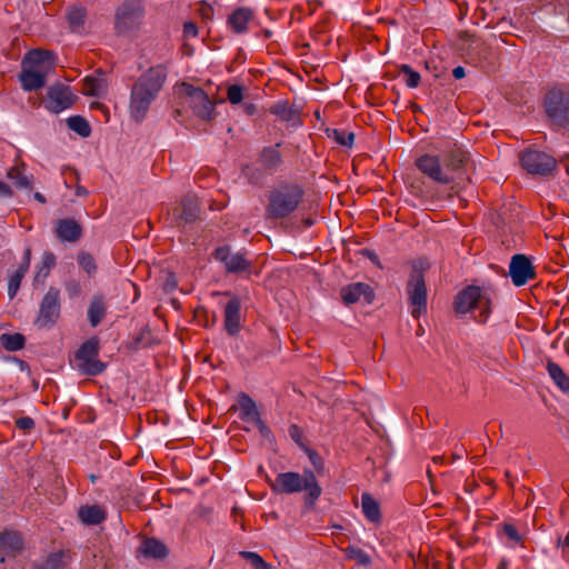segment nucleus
<instances>
[{"mask_svg":"<svg viewBox=\"0 0 569 569\" xmlns=\"http://www.w3.org/2000/svg\"><path fill=\"white\" fill-rule=\"evenodd\" d=\"M469 162V153L457 142H448L439 154H423L416 160V167L432 181L450 184L455 173L463 170Z\"/></svg>","mask_w":569,"mask_h":569,"instance_id":"obj_1","label":"nucleus"},{"mask_svg":"<svg viewBox=\"0 0 569 569\" xmlns=\"http://www.w3.org/2000/svg\"><path fill=\"white\" fill-rule=\"evenodd\" d=\"M167 79V68L162 64L150 67L134 82L130 92L129 111L136 122H142L158 98Z\"/></svg>","mask_w":569,"mask_h":569,"instance_id":"obj_2","label":"nucleus"},{"mask_svg":"<svg viewBox=\"0 0 569 569\" xmlns=\"http://www.w3.org/2000/svg\"><path fill=\"white\" fill-rule=\"evenodd\" d=\"M270 486L272 491L279 495H292L303 491V505L307 509L315 508L317 500L322 493V488L311 469H305L302 473L295 471L280 472Z\"/></svg>","mask_w":569,"mask_h":569,"instance_id":"obj_3","label":"nucleus"},{"mask_svg":"<svg viewBox=\"0 0 569 569\" xmlns=\"http://www.w3.org/2000/svg\"><path fill=\"white\" fill-rule=\"evenodd\" d=\"M305 191L297 183L283 182L267 193L264 216L278 221L290 217L303 201Z\"/></svg>","mask_w":569,"mask_h":569,"instance_id":"obj_4","label":"nucleus"},{"mask_svg":"<svg viewBox=\"0 0 569 569\" xmlns=\"http://www.w3.org/2000/svg\"><path fill=\"white\" fill-rule=\"evenodd\" d=\"M491 292L478 286H468L455 297L453 309L459 315L473 312V319L485 323L491 313Z\"/></svg>","mask_w":569,"mask_h":569,"instance_id":"obj_5","label":"nucleus"},{"mask_svg":"<svg viewBox=\"0 0 569 569\" xmlns=\"http://www.w3.org/2000/svg\"><path fill=\"white\" fill-rule=\"evenodd\" d=\"M543 107L553 128H569V88L559 86L549 89L545 94Z\"/></svg>","mask_w":569,"mask_h":569,"instance_id":"obj_6","label":"nucleus"},{"mask_svg":"<svg viewBox=\"0 0 569 569\" xmlns=\"http://www.w3.org/2000/svg\"><path fill=\"white\" fill-rule=\"evenodd\" d=\"M100 340L98 337H91L84 341L76 352V367L78 371L86 376H98L102 373L107 365L99 360Z\"/></svg>","mask_w":569,"mask_h":569,"instance_id":"obj_7","label":"nucleus"},{"mask_svg":"<svg viewBox=\"0 0 569 569\" xmlns=\"http://www.w3.org/2000/svg\"><path fill=\"white\" fill-rule=\"evenodd\" d=\"M406 291L411 306V316L419 319L427 312V286L423 270L415 263L407 282Z\"/></svg>","mask_w":569,"mask_h":569,"instance_id":"obj_8","label":"nucleus"},{"mask_svg":"<svg viewBox=\"0 0 569 569\" xmlns=\"http://www.w3.org/2000/svg\"><path fill=\"white\" fill-rule=\"evenodd\" d=\"M144 17V6L141 0H126L114 13V29L118 33H126L137 29Z\"/></svg>","mask_w":569,"mask_h":569,"instance_id":"obj_9","label":"nucleus"},{"mask_svg":"<svg viewBox=\"0 0 569 569\" xmlns=\"http://www.w3.org/2000/svg\"><path fill=\"white\" fill-rule=\"evenodd\" d=\"M180 93L186 97L187 102L198 118L209 121L214 117V106L201 88L183 82L180 87Z\"/></svg>","mask_w":569,"mask_h":569,"instance_id":"obj_10","label":"nucleus"},{"mask_svg":"<svg viewBox=\"0 0 569 569\" xmlns=\"http://www.w3.org/2000/svg\"><path fill=\"white\" fill-rule=\"evenodd\" d=\"M212 257L223 264L228 273L251 272L252 261L248 259L247 251L233 252L230 247L221 246L213 250Z\"/></svg>","mask_w":569,"mask_h":569,"instance_id":"obj_11","label":"nucleus"},{"mask_svg":"<svg viewBox=\"0 0 569 569\" xmlns=\"http://www.w3.org/2000/svg\"><path fill=\"white\" fill-rule=\"evenodd\" d=\"M60 310V291L54 287H50L40 302L34 325L39 328H51L59 319Z\"/></svg>","mask_w":569,"mask_h":569,"instance_id":"obj_12","label":"nucleus"},{"mask_svg":"<svg viewBox=\"0 0 569 569\" xmlns=\"http://www.w3.org/2000/svg\"><path fill=\"white\" fill-rule=\"evenodd\" d=\"M520 163L529 173L540 176L551 173L557 167V161L552 156L539 150H526L522 152Z\"/></svg>","mask_w":569,"mask_h":569,"instance_id":"obj_13","label":"nucleus"},{"mask_svg":"<svg viewBox=\"0 0 569 569\" xmlns=\"http://www.w3.org/2000/svg\"><path fill=\"white\" fill-rule=\"evenodd\" d=\"M77 101V96L72 92L71 88L63 83H54L51 86L43 100V106L47 110L53 113H59L72 107Z\"/></svg>","mask_w":569,"mask_h":569,"instance_id":"obj_14","label":"nucleus"},{"mask_svg":"<svg viewBox=\"0 0 569 569\" xmlns=\"http://www.w3.org/2000/svg\"><path fill=\"white\" fill-rule=\"evenodd\" d=\"M54 68V54L52 51L33 49L22 60V69L42 73L46 78Z\"/></svg>","mask_w":569,"mask_h":569,"instance_id":"obj_15","label":"nucleus"},{"mask_svg":"<svg viewBox=\"0 0 569 569\" xmlns=\"http://www.w3.org/2000/svg\"><path fill=\"white\" fill-rule=\"evenodd\" d=\"M509 274L516 287L525 286L529 280L536 279L535 268L525 254L518 253L511 258L509 264Z\"/></svg>","mask_w":569,"mask_h":569,"instance_id":"obj_16","label":"nucleus"},{"mask_svg":"<svg viewBox=\"0 0 569 569\" xmlns=\"http://www.w3.org/2000/svg\"><path fill=\"white\" fill-rule=\"evenodd\" d=\"M24 549V539L20 531L4 529L0 532V562L18 557Z\"/></svg>","mask_w":569,"mask_h":569,"instance_id":"obj_17","label":"nucleus"},{"mask_svg":"<svg viewBox=\"0 0 569 569\" xmlns=\"http://www.w3.org/2000/svg\"><path fill=\"white\" fill-rule=\"evenodd\" d=\"M340 297L346 306L360 301L370 305L375 300V292L368 283L353 282L340 289Z\"/></svg>","mask_w":569,"mask_h":569,"instance_id":"obj_18","label":"nucleus"},{"mask_svg":"<svg viewBox=\"0 0 569 569\" xmlns=\"http://www.w3.org/2000/svg\"><path fill=\"white\" fill-rule=\"evenodd\" d=\"M281 144V142H277L272 146L263 147L258 154V163L270 174L279 171L283 164V158L280 152Z\"/></svg>","mask_w":569,"mask_h":569,"instance_id":"obj_19","label":"nucleus"},{"mask_svg":"<svg viewBox=\"0 0 569 569\" xmlns=\"http://www.w3.org/2000/svg\"><path fill=\"white\" fill-rule=\"evenodd\" d=\"M223 326L229 336L236 337L241 330V302L237 296H232L224 306Z\"/></svg>","mask_w":569,"mask_h":569,"instance_id":"obj_20","label":"nucleus"},{"mask_svg":"<svg viewBox=\"0 0 569 569\" xmlns=\"http://www.w3.org/2000/svg\"><path fill=\"white\" fill-rule=\"evenodd\" d=\"M254 18V11L249 7L234 9L227 19V26L237 34L246 33L249 30V23Z\"/></svg>","mask_w":569,"mask_h":569,"instance_id":"obj_21","label":"nucleus"},{"mask_svg":"<svg viewBox=\"0 0 569 569\" xmlns=\"http://www.w3.org/2000/svg\"><path fill=\"white\" fill-rule=\"evenodd\" d=\"M198 213V201L191 197L183 198L172 211V216L178 221V224L196 221Z\"/></svg>","mask_w":569,"mask_h":569,"instance_id":"obj_22","label":"nucleus"},{"mask_svg":"<svg viewBox=\"0 0 569 569\" xmlns=\"http://www.w3.org/2000/svg\"><path fill=\"white\" fill-rule=\"evenodd\" d=\"M56 234L61 241L76 242L82 237V227L74 219H60L56 226Z\"/></svg>","mask_w":569,"mask_h":569,"instance_id":"obj_23","label":"nucleus"},{"mask_svg":"<svg viewBox=\"0 0 569 569\" xmlns=\"http://www.w3.org/2000/svg\"><path fill=\"white\" fill-rule=\"evenodd\" d=\"M79 520L87 526H97L107 519V511L99 505H84L78 509Z\"/></svg>","mask_w":569,"mask_h":569,"instance_id":"obj_24","label":"nucleus"},{"mask_svg":"<svg viewBox=\"0 0 569 569\" xmlns=\"http://www.w3.org/2000/svg\"><path fill=\"white\" fill-rule=\"evenodd\" d=\"M139 552L148 559H164L169 555V549L156 538H146L139 547Z\"/></svg>","mask_w":569,"mask_h":569,"instance_id":"obj_25","label":"nucleus"},{"mask_svg":"<svg viewBox=\"0 0 569 569\" xmlns=\"http://www.w3.org/2000/svg\"><path fill=\"white\" fill-rule=\"evenodd\" d=\"M240 408V419L242 421L256 422L261 418L256 402L247 393H241L238 399Z\"/></svg>","mask_w":569,"mask_h":569,"instance_id":"obj_26","label":"nucleus"},{"mask_svg":"<svg viewBox=\"0 0 569 569\" xmlns=\"http://www.w3.org/2000/svg\"><path fill=\"white\" fill-rule=\"evenodd\" d=\"M269 111L284 122L295 124L299 121L298 111L287 100L277 101L270 107Z\"/></svg>","mask_w":569,"mask_h":569,"instance_id":"obj_27","label":"nucleus"},{"mask_svg":"<svg viewBox=\"0 0 569 569\" xmlns=\"http://www.w3.org/2000/svg\"><path fill=\"white\" fill-rule=\"evenodd\" d=\"M46 77L42 73L22 69L19 74L21 87L24 91H36L46 84Z\"/></svg>","mask_w":569,"mask_h":569,"instance_id":"obj_28","label":"nucleus"},{"mask_svg":"<svg viewBox=\"0 0 569 569\" xmlns=\"http://www.w3.org/2000/svg\"><path fill=\"white\" fill-rule=\"evenodd\" d=\"M107 313V306L101 296H93L88 308V320L96 328Z\"/></svg>","mask_w":569,"mask_h":569,"instance_id":"obj_29","label":"nucleus"},{"mask_svg":"<svg viewBox=\"0 0 569 569\" xmlns=\"http://www.w3.org/2000/svg\"><path fill=\"white\" fill-rule=\"evenodd\" d=\"M361 507L365 517L372 523H379L381 521L380 506L373 497L363 492L361 495Z\"/></svg>","mask_w":569,"mask_h":569,"instance_id":"obj_30","label":"nucleus"},{"mask_svg":"<svg viewBox=\"0 0 569 569\" xmlns=\"http://www.w3.org/2000/svg\"><path fill=\"white\" fill-rule=\"evenodd\" d=\"M70 561V555L64 550L50 553L42 563H34L33 569H63Z\"/></svg>","mask_w":569,"mask_h":569,"instance_id":"obj_31","label":"nucleus"},{"mask_svg":"<svg viewBox=\"0 0 569 569\" xmlns=\"http://www.w3.org/2000/svg\"><path fill=\"white\" fill-rule=\"evenodd\" d=\"M547 371L550 376V378L553 380V382L557 385V387L562 390L563 392L569 393V377L567 373L562 370V368L551 361H547Z\"/></svg>","mask_w":569,"mask_h":569,"instance_id":"obj_32","label":"nucleus"},{"mask_svg":"<svg viewBox=\"0 0 569 569\" xmlns=\"http://www.w3.org/2000/svg\"><path fill=\"white\" fill-rule=\"evenodd\" d=\"M0 343L8 351H18L23 349L26 338L21 333H2L0 336Z\"/></svg>","mask_w":569,"mask_h":569,"instance_id":"obj_33","label":"nucleus"},{"mask_svg":"<svg viewBox=\"0 0 569 569\" xmlns=\"http://www.w3.org/2000/svg\"><path fill=\"white\" fill-rule=\"evenodd\" d=\"M326 134L329 139H333L339 146L351 148L355 141V133L347 130L326 129Z\"/></svg>","mask_w":569,"mask_h":569,"instance_id":"obj_34","label":"nucleus"},{"mask_svg":"<svg viewBox=\"0 0 569 569\" xmlns=\"http://www.w3.org/2000/svg\"><path fill=\"white\" fill-rule=\"evenodd\" d=\"M106 86L102 79L87 77L83 80L82 93L90 97H101Z\"/></svg>","mask_w":569,"mask_h":569,"instance_id":"obj_35","label":"nucleus"},{"mask_svg":"<svg viewBox=\"0 0 569 569\" xmlns=\"http://www.w3.org/2000/svg\"><path fill=\"white\" fill-rule=\"evenodd\" d=\"M67 124L69 129L77 132L82 138H87L91 133V128L89 122L81 116H72L67 119Z\"/></svg>","mask_w":569,"mask_h":569,"instance_id":"obj_36","label":"nucleus"},{"mask_svg":"<svg viewBox=\"0 0 569 569\" xmlns=\"http://www.w3.org/2000/svg\"><path fill=\"white\" fill-rule=\"evenodd\" d=\"M84 10L81 8H73L68 12L67 19L73 32H80L84 26Z\"/></svg>","mask_w":569,"mask_h":569,"instance_id":"obj_37","label":"nucleus"},{"mask_svg":"<svg viewBox=\"0 0 569 569\" xmlns=\"http://www.w3.org/2000/svg\"><path fill=\"white\" fill-rule=\"evenodd\" d=\"M7 177L12 180L17 188L28 189L31 188V182L27 176L23 174L20 166H14L9 169Z\"/></svg>","mask_w":569,"mask_h":569,"instance_id":"obj_38","label":"nucleus"},{"mask_svg":"<svg viewBox=\"0 0 569 569\" xmlns=\"http://www.w3.org/2000/svg\"><path fill=\"white\" fill-rule=\"evenodd\" d=\"M347 558L355 560L358 565L368 566L371 562L370 556L359 547L349 546L345 549Z\"/></svg>","mask_w":569,"mask_h":569,"instance_id":"obj_39","label":"nucleus"},{"mask_svg":"<svg viewBox=\"0 0 569 569\" xmlns=\"http://www.w3.org/2000/svg\"><path fill=\"white\" fill-rule=\"evenodd\" d=\"M56 266V256L51 251H46L41 258V266L38 269L36 278H47L51 269Z\"/></svg>","mask_w":569,"mask_h":569,"instance_id":"obj_40","label":"nucleus"},{"mask_svg":"<svg viewBox=\"0 0 569 569\" xmlns=\"http://www.w3.org/2000/svg\"><path fill=\"white\" fill-rule=\"evenodd\" d=\"M399 70L403 76V81L407 87L417 88L419 86L421 80L419 72L415 71L409 64H401Z\"/></svg>","mask_w":569,"mask_h":569,"instance_id":"obj_41","label":"nucleus"},{"mask_svg":"<svg viewBox=\"0 0 569 569\" xmlns=\"http://www.w3.org/2000/svg\"><path fill=\"white\" fill-rule=\"evenodd\" d=\"M78 263L89 276H92L97 270L94 258L88 252L81 251L78 254Z\"/></svg>","mask_w":569,"mask_h":569,"instance_id":"obj_42","label":"nucleus"},{"mask_svg":"<svg viewBox=\"0 0 569 569\" xmlns=\"http://www.w3.org/2000/svg\"><path fill=\"white\" fill-rule=\"evenodd\" d=\"M152 346L151 331L148 329L141 330L131 342V349L138 350Z\"/></svg>","mask_w":569,"mask_h":569,"instance_id":"obj_43","label":"nucleus"},{"mask_svg":"<svg viewBox=\"0 0 569 569\" xmlns=\"http://www.w3.org/2000/svg\"><path fill=\"white\" fill-rule=\"evenodd\" d=\"M240 556L246 559L254 569H270V566L257 552L241 551Z\"/></svg>","mask_w":569,"mask_h":569,"instance_id":"obj_44","label":"nucleus"},{"mask_svg":"<svg viewBox=\"0 0 569 569\" xmlns=\"http://www.w3.org/2000/svg\"><path fill=\"white\" fill-rule=\"evenodd\" d=\"M24 274H26L24 272L17 269L10 276L9 281H8V295L10 297V299L14 298V296L17 295Z\"/></svg>","mask_w":569,"mask_h":569,"instance_id":"obj_45","label":"nucleus"},{"mask_svg":"<svg viewBox=\"0 0 569 569\" xmlns=\"http://www.w3.org/2000/svg\"><path fill=\"white\" fill-rule=\"evenodd\" d=\"M227 98L231 104H238L243 99V88L239 84H231L227 90Z\"/></svg>","mask_w":569,"mask_h":569,"instance_id":"obj_46","label":"nucleus"},{"mask_svg":"<svg viewBox=\"0 0 569 569\" xmlns=\"http://www.w3.org/2000/svg\"><path fill=\"white\" fill-rule=\"evenodd\" d=\"M289 436L302 450L308 447L305 443L303 431L298 425L293 423L289 427Z\"/></svg>","mask_w":569,"mask_h":569,"instance_id":"obj_47","label":"nucleus"},{"mask_svg":"<svg viewBox=\"0 0 569 569\" xmlns=\"http://www.w3.org/2000/svg\"><path fill=\"white\" fill-rule=\"evenodd\" d=\"M16 427L24 433H29L34 429L36 422L31 417H20L16 420Z\"/></svg>","mask_w":569,"mask_h":569,"instance_id":"obj_48","label":"nucleus"},{"mask_svg":"<svg viewBox=\"0 0 569 569\" xmlns=\"http://www.w3.org/2000/svg\"><path fill=\"white\" fill-rule=\"evenodd\" d=\"M303 451L307 453L311 465L315 467L317 471H320L323 468V461L320 455L313 449L306 447Z\"/></svg>","mask_w":569,"mask_h":569,"instance_id":"obj_49","label":"nucleus"},{"mask_svg":"<svg viewBox=\"0 0 569 569\" xmlns=\"http://www.w3.org/2000/svg\"><path fill=\"white\" fill-rule=\"evenodd\" d=\"M256 426L259 430V433L262 438L267 439L269 442H274V436L268 425L260 418L257 420Z\"/></svg>","mask_w":569,"mask_h":569,"instance_id":"obj_50","label":"nucleus"},{"mask_svg":"<svg viewBox=\"0 0 569 569\" xmlns=\"http://www.w3.org/2000/svg\"><path fill=\"white\" fill-rule=\"evenodd\" d=\"M503 533L515 542H521V536L519 535L517 528L511 523H505L502 527Z\"/></svg>","mask_w":569,"mask_h":569,"instance_id":"obj_51","label":"nucleus"},{"mask_svg":"<svg viewBox=\"0 0 569 569\" xmlns=\"http://www.w3.org/2000/svg\"><path fill=\"white\" fill-rule=\"evenodd\" d=\"M64 288L70 298L78 297L81 293V286L77 280H68Z\"/></svg>","mask_w":569,"mask_h":569,"instance_id":"obj_52","label":"nucleus"},{"mask_svg":"<svg viewBox=\"0 0 569 569\" xmlns=\"http://www.w3.org/2000/svg\"><path fill=\"white\" fill-rule=\"evenodd\" d=\"M30 262H31V249L26 248V250L23 252L22 261L19 264L18 269L21 270L22 272L27 273V271L29 270V267H30Z\"/></svg>","mask_w":569,"mask_h":569,"instance_id":"obj_53","label":"nucleus"},{"mask_svg":"<svg viewBox=\"0 0 569 569\" xmlns=\"http://www.w3.org/2000/svg\"><path fill=\"white\" fill-rule=\"evenodd\" d=\"M183 33L186 37L193 38L198 34V27L193 22H186L183 24Z\"/></svg>","mask_w":569,"mask_h":569,"instance_id":"obj_54","label":"nucleus"},{"mask_svg":"<svg viewBox=\"0 0 569 569\" xmlns=\"http://www.w3.org/2000/svg\"><path fill=\"white\" fill-rule=\"evenodd\" d=\"M177 287H178V283H177L176 276L173 273H168L167 279L164 281V290L170 292V291H173L174 289H177Z\"/></svg>","mask_w":569,"mask_h":569,"instance_id":"obj_55","label":"nucleus"},{"mask_svg":"<svg viewBox=\"0 0 569 569\" xmlns=\"http://www.w3.org/2000/svg\"><path fill=\"white\" fill-rule=\"evenodd\" d=\"M13 196V190L9 184L0 181V199H9Z\"/></svg>","mask_w":569,"mask_h":569,"instance_id":"obj_56","label":"nucleus"},{"mask_svg":"<svg viewBox=\"0 0 569 569\" xmlns=\"http://www.w3.org/2000/svg\"><path fill=\"white\" fill-rule=\"evenodd\" d=\"M243 111L247 116H254L258 113V107L254 103H244Z\"/></svg>","mask_w":569,"mask_h":569,"instance_id":"obj_57","label":"nucleus"},{"mask_svg":"<svg viewBox=\"0 0 569 569\" xmlns=\"http://www.w3.org/2000/svg\"><path fill=\"white\" fill-rule=\"evenodd\" d=\"M452 76H453L455 79H462L466 76L465 68L461 67V66L456 67L452 70Z\"/></svg>","mask_w":569,"mask_h":569,"instance_id":"obj_58","label":"nucleus"},{"mask_svg":"<svg viewBox=\"0 0 569 569\" xmlns=\"http://www.w3.org/2000/svg\"><path fill=\"white\" fill-rule=\"evenodd\" d=\"M76 194L79 196V197L87 196L88 194V190L84 187H82V186H77Z\"/></svg>","mask_w":569,"mask_h":569,"instance_id":"obj_59","label":"nucleus"},{"mask_svg":"<svg viewBox=\"0 0 569 569\" xmlns=\"http://www.w3.org/2000/svg\"><path fill=\"white\" fill-rule=\"evenodd\" d=\"M560 545L563 548H569V532L566 535L563 540H561L560 538L558 539V546H560Z\"/></svg>","mask_w":569,"mask_h":569,"instance_id":"obj_60","label":"nucleus"},{"mask_svg":"<svg viewBox=\"0 0 569 569\" xmlns=\"http://www.w3.org/2000/svg\"><path fill=\"white\" fill-rule=\"evenodd\" d=\"M34 198H36L39 202H41V203H46V201H47V200H46V198H44V196H43L42 193H40V192H36V193H34Z\"/></svg>","mask_w":569,"mask_h":569,"instance_id":"obj_61","label":"nucleus"},{"mask_svg":"<svg viewBox=\"0 0 569 569\" xmlns=\"http://www.w3.org/2000/svg\"><path fill=\"white\" fill-rule=\"evenodd\" d=\"M507 567H508V562H507V560H506V559H502V560H500V562L498 563L497 569H507Z\"/></svg>","mask_w":569,"mask_h":569,"instance_id":"obj_62","label":"nucleus"},{"mask_svg":"<svg viewBox=\"0 0 569 569\" xmlns=\"http://www.w3.org/2000/svg\"><path fill=\"white\" fill-rule=\"evenodd\" d=\"M210 13H212V9L210 7H204L202 9V16L203 17H209Z\"/></svg>","mask_w":569,"mask_h":569,"instance_id":"obj_63","label":"nucleus"},{"mask_svg":"<svg viewBox=\"0 0 569 569\" xmlns=\"http://www.w3.org/2000/svg\"><path fill=\"white\" fill-rule=\"evenodd\" d=\"M565 349H566L567 353L569 355V341H567V342L565 343Z\"/></svg>","mask_w":569,"mask_h":569,"instance_id":"obj_64","label":"nucleus"}]
</instances>
